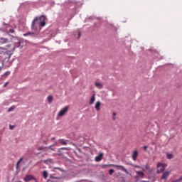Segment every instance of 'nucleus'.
<instances>
[{"mask_svg":"<svg viewBox=\"0 0 182 182\" xmlns=\"http://www.w3.org/2000/svg\"><path fill=\"white\" fill-rule=\"evenodd\" d=\"M0 42H1V43H6V42H8V40L5 39V38H1L0 40Z\"/></svg>","mask_w":182,"mask_h":182,"instance_id":"nucleus-22","label":"nucleus"},{"mask_svg":"<svg viewBox=\"0 0 182 182\" xmlns=\"http://www.w3.org/2000/svg\"><path fill=\"white\" fill-rule=\"evenodd\" d=\"M38 23H40V26H45V25H46V17H45V16H41L39 17V18L36 17L32 22V29H36V25H38Z\"/></svg>","mask_w":182,"mask_h":182,"instance_id":"nucleus-1","label":"nucleus"},{"mask_svg":"<svg viewBox=\"0 0 182 182\" xmlns=\"http://www.w3.org/2000/svg\"><path fill=\"white\" fill-rule=\"evenodd\" d=\"M14 127H15V126H14V125H10L9 126L10 130H14Z\"/></svg>","mask_w":182,"mask_h":182,"instance_id":"nucleus-30","label":"nucleus"},{"mask_svg":"<svg viewBox=\"0 0 182 182\" xmlns=\"http://www.w3.org/2000/svg\"><path fill=\"white\" fill-rule=\"evenodd\" d=\"M78 38H80V32L78 33Z\"/></svg>","mask_w":182,"mask_h":182,"instance_id":"nucleus-40","label":"nucleus"},{"mask_svg":"<svg viewBox=\"0 0 182 182\" xmlns=\"http://www.w3.org/2000/svg\"><path fill=\"white\" fill-rule=\"evenodd\" d=\"M3 66H4V62L0 61V70L1 69H2Z\"/></svg>","mask_w":182,"mask_h":182,"instance_id":"nucleus-28","label":"nucleus"},{"mask_svg":"<svg viewBox=\"0 0 182 182\" xmlns=\"http://www.w3.org/2000/svg\"><path fill=\"white\" fill-rule=\"evenodd\" d=\"M8 85H9V82H6L4 85V87H6V86H8Z\"/></svg>","mask_w":182,"mask_h":182,"instance_id":"nucleus-32","label":"nucleus"},{"mask_svg":"<svg viewBox=\"0 0 182 182\" xmlns=\"http://www.w3.org/2000/svg\"><path fill=\"white\" fill-rule=\"evenodd\" d=\"M96 95H93L92 97H91L90 102H89V104L90 105H93V103H95V100H96Z\"/></svg>","mask_w":182,"mask_h":182,"instance_id":"nucleus-13","label":"nucleus"},{"mask_svg":"<svg viewBox=\"0 0 182 182\" xmlns=\"http://www.w3.org/2000/svg\"><path fill=\"white\" fill-rule=\"evenodd\" d=\"M143 150H144L146 151L147 150V146H143Z\"/></svg>","mask_w":182,"mask_h":182,"instance_id":"nucleus-34","label":"nucleus"},{"mask_svg":"<svg viewBox=\"0 0 182 182\" xmlns=\"http://www.w3.org/2000/svg\"><path fill=\"white\" fill-rule=\"evenodd\" d=\"M112 120H116V117H113Z\"/></svg>","mask_w":182,"mask_h":182,"instance_id":"nucleus-39","label":"nucleus"},{"mask_svg":"<svg viewBox=\"0 0 182 182\" xmlns=\"http://www.w3.org/2000/svg\"><path fill=\"white\" fill-rule=\"evenodd\" d=\"M133 167H135L136 168H140V166H137V165H132Z\"/></svg>","mask_w":182,"mask_h":182,"instance_id":"nucleus-35","label":"nucleus"},{"mask_svg":"<svg viewBox=\"0 0 182 182\" xmlns=\"http://www.w3.org/2000/svg\"><path fill=\"white\" fill-rule=\"evenodd\" d=\"M180 180H182V176H180Z\"/></svg>","mask_w":182,"mask_h":182,"instance_id":"nucleus-42","label":"nucleus"},{"mask_svg":"<svg viewBox=\"0 0 182 182\" xmlns=\"http://www.w3.org/2000/svg\"><path fill=\"white\" fill-rule=\"evenodd\" d=\"M54 139H55V137L51 138V140H54Z\"/></svg>","mask_w":182,"mask_h":182,"instance_id":"nucleus-41","label":"nucleus"},{"mask_svg":"<svg viewBox=\"0 0 182 182\" xmlns=\"http://www.w3.org/2000/svg\"><path fill=\"white\" fill-rule=\"evenodd\" d=\"M14 50H15V47L7 46L6 48L0 47V53L9 55V59H11V55L14 54Z\"/></svg>","mask_w":182,"mask_h":182,"instance_id":"nucleus-2","label":"nucleus"},{"mask_svg":"<svg viewBox=\"0 0 182 182\" xmlns=\"http://www.w3.org/2000/svg\"><path fill=\"white\" fill-rule=\"evenodd\" d=\"M35 178H33V176L32 175H28L24 178L25 182L31 181V180H34Z\"/></svg>","mask_w":182,"mask_h":182,"instance_id":"nucleus-8","label":"nucleus"},{"mask_svg":"<svg viewBox=\"0 0 182 182\" xmlns=\"http://www.w3.org/2000/svg\"><path fill=\"white\" fill-rule=\"evenodd\" d=\"M145 168H146V170H150V166H149V164H146L145 165Z\"/></svg>","mask_w":182,"mask_h":182,"instance_id":"nucleus-27","label":"nucleus"},{"mask_svg":"<svg viewBox=\"0 0 182 182\" xmlns=\"http://www.w3.org/2000/svg\"><path fill=\"white\" fill-rule=\"evenodd\" d=\"M55 144H58V142H55V144H53V145H50L49 146V149H52V147H53V146H55Z\"/></svg>","mask_w":182,"mask_h":182,"instance_id":"nucleus-31","label":"nucleus"},{"mask_svg":"<svg viewBox=\"0 0 182 182\" xmlns=\"http://www.w3.org/2000/svg\"><path fill=\"white\" fill-rule=\"evenodd\" d=\"M53 100V97H52L51 95L48 97V103H52Z\"/></svg>","mask_w":182,"mask_h":182,"instance_id":"nucleus-18","label":"nucleus"},{"mask_svg":"<svg viewBox=\"0 0 182 182\" xmlns=\"http://www.w3.org/2000/svg\"><path fill=\"white\" fill-rule=\"evenodd\" d=\"M17 43L19 46H23V40H18Z\"/></svg>","mask_w":182,"mask_h":182,"instance_id":"nucleus-16","label":"nucleus"},{"mask_svg":"<svg viewBox=\"0 0 182 182\" xmlns=\"http://www.w3.org/2000/svg\"><path fill=\"white\" fill-rule=\"evenodd\" d=\"M170 176V171H165L163 173L162 176H161V180H167V177Z\"/></svg>","mask_w":182,"mask_h":182,"instance_id":"nucleus-7","label":"nucleus"},{"mask_svg":"<svg viewBox=\"0 0 182 182\" xmlns=\"http://www.w3.org/2000/svg\"><path fill=\"white\" fill-rule=\"evenodd\" d=\"M100 105H102V103L100 102V101H97L95 103V109L97 112H99V110H100Z\"/></svg>","mask_w":182,"mask_h":182,"instance_id":"nucleus-11","label":"nucleus"},{"mask_svg":"<svg viewBox=\"0 0 182 182\" xmlns=\"http://www.w3.org/2000/svg\"><path fill=\"white\" fill-rule=\"evenodd\" d=\"M104 167H114L117 168V170H122V171H124V173H126V174H129V171L124 166L122 165H115V164H109V165H104Z\"/></svg>","mask_w":182,"mask_h":182,"instance_id":"nucleus-3","label":"nucleus"},{"mask_svg":"<svg viewBox=\"0 0 182 182\" xmlns=\"http://www.w3.org/2000/svg\"><path fill=\"white\" fill-rule=\"evenodd\" d=\"M137 157H139V152L137 150H134L132 153V160L136 161V160H137Z\"/></svg>","mask_w":182,"mask_h":182,"instance_id":"nucleus-6","label":"nucleus"},{"mask_svg":"<svg viewBox=\"0 0 182 182\" xmlns=\"http://www.w3.org/2000/svg\"><path fill=\"white\" fill-rule=\"evenodd\" d=\"M60 150H69V148H66V147L60 148Z\"/></svg>","mask_w":182,"mask_h":182,"instance_id":"nucleus-33","label":"nucleus"},{"mask_svg":"<svg viewBox=\"0 0 182 182\" xmlns=\"http://www.w3.org/2000/svg\"><path fill=\"white\" fill-rule=\"evenodd\" d=\"M143 171H144V168H142Z\"/></svg>","mask_w":182,"mask_h":182,"instance_id":"nucleus-43","label":"nucleus"},{"mask_svg":"<svg viewBox=\"0 0 182 182\" xmlns=\"http://www.w3.org/2000/svg\"><path fill=\"white\" fill-rule=\"evenodd\" d=\"M95 86H96V87H97L98 89H102V88H103V85H102V83H100V82H95Z\"/></svg>","mask_w":182,"mask_h":182,"instance_id":"nucleus-15","label":"nucleus"},{"mask_svg":"<svg viewBox=\"0 0 182 182\" xmlns=\"http://www.w3.org/2000/svg\"><path fill=\"white\" fill-rule=\"evenodd\" d=\"M55 170H59L60 171H63V169H62L60 167H54L53 168Z\"/></svg>","mask_w":182,"mask_h":182,"instance_id":"nucleus-26","label":"nucleus"},{"mask_svg":"<svg viewBox=\"0 0 182 182\" xmlns=\"http://www.w3.org/2000/svg\"><path fill=\"white\" fill-rule=\"evenodd\" d=\"M135 173H136L138 177L140 178H143V177H144V173L143 171H135Z\"/></svg>","mask_w":182,"mask_h":182,"instance_id":"nucleus-10","label":"nucleus"},{"mask_svg":"<svg viewBox=\"0 0 182 182\" xmlns=\"http://www.w3.org/2000/svg\"><path fill=\"white\" fill-rule=\"evenodd\" d=\"M182 180H180V178L178 179V180H176V181H175L174 182H180V181H181Z\"/></svg>","mask_w":182,"mask_h":182,"instance_id":"nucleus-37","label":"nucleus"},{"mask_svg":"<svg viewBox=\"0 0 182 182\" xmlns=\"http://www.w3.org/2000/svg\"><path fill=\"white\" fill-rule=\"evenodd\" d=\"M11 75V72H9V71H6L5 73H4V76H6V77H7V76H9Z\"/></svg>","mask_w":182,"mask_h":182,"instance_id":"nucleus-24","label":"nucleus"},{"mask_svg":"<svg viewBox=\"0 0 182 182\" xmlns=\"http://www.w3.org/2000/svg\"><path fill=\"white\" fill-rule=\"evenodd\" d=\"M34 33L32 32H28L27 33H24L23 36H33Z\"/></svg>","mask_w":182,"mask_h":182,"instance_id":"nucleus-17","label":"nucleus"},{"mask_svg":"<svg viewBox=\"0 0 182 182\" xmlns=\"http://www.w3.org/2000/svg\"><path fill=\"white\" fill-rule=\"evenodd\" d=\"M158 169H157V173H163V171H164V170H166V166H164V164H158L157 165Z\"/></svg>","mask_w":182,"mask_h":182,"instance_id":"nucleus-5","label":"nucleus"},{"mask_svg":"<svg viewBox=\"0 0 182 182\" xmlns=\"http://www.w3.org/2000/svg\"><path fill=\"white\" fill-rule=\"evenodd\" d=\"M58 143H60V144H63V146H66V144H68V140L59 139Z\"/></svg>","mask_w":182,"mask_h":182,"instance_id":"nucleus-14","label":"nucleus"},{"mask_svg":"<svg viewBox=\"0 0 182 182\" xmlns=\"http://www.w3.org/2000/svg\"><path fill=\"white\" fill-rule=\"evenodd\" d=\"M112 116H113V117H115V116H116V112H113V113H112Z\"/></svg>","mask_w":182,"mask_h":182,"instance_id":"nucleus-38","label":"nucleus"},{"mask_svg":"<svg viewBox=\"0 0 182 182\" xmlns=\"http://www.w3.org/2000/svg\"><path fill=\"white\" fill-rule=\"evenodd\" d=\"M166 156H167V159H168V160H171V159H173V154H167Z\"/></svg>","mask_w":182,"mask_h":182,"instance_id":"nucleus-21","label":"nucleus"},{"mask_svg":"<svg viewBox=\"0 0 182 182\" xmlns=\"http://www.w3.org/2000/svg\"><path fill=\"white\" fill-rule=\"evenodd\" d=\"M69 110V107H65L64 108H63L58 114V117H62L63 116H65V114H66V113H68V111Z\"/></svg>","mask_w":182,"mask_h":182,"instance_id":"nucleus-4","label":"nucleus"},{"mask_svg":"<svg viewBox=\"0 0 182 182\" xmlns=\"http://www.w3.org/2000/svg\"><path fill=\"white\" fill-rule=\"evenodd\" d=\"M114 173V169H109V174L110 175V176H112V174H113Z\"/></svg>","mask_w":182,"mask_h":182,"instance_id":"nucleus-23","label":"nucleus"},{"mask_svg":"<svg viewBox=\"0 0 182 182\" xmlns=\"http://www.w3.org/2000/svg\"><path fill=\"white\" fill-rule=\"evenodd\" d=\"M44 163H46V164H48V163H53V160L51 159H48L44 161Z\"/></svg>","mask_w":182,"mask_h":182,"instance_id":"nucleus-20","label":"nucleus"},{"mask_svg":"<svg viewBox=\"0 0 182 182\" xmlns=\"http://www.w3.org/2000/svg\"><path fill=\"white\" fill-rule=\"evenodd\" d=\"M21 161H23V157L20 158L19 160L16 162V170L19 168V164H21Z\"/></svg>","mask_w":182,"mask_h":182,"instance_id":"nucleus-12","label":"nucleus"},{"mask_svg":"<svg viewBox=\"0 0 182 182\" xmlns=\"http://www.w3.org/2000/svg\"><path fill=\"white\" fill-rule=\"evenodd\" d=\"M43 177H44V178H46V179L48 178V171H43Z\"/></svg>","mask_w":182,"mask_h":182,"instance_id":"nucleus-19","label":"nucleus"},{"mask_svg":"<svg viewBox=\"0 0 182 182\" xmlns=\"http://www.w3.org/2000/svg\"><path fill=\"white\" fill-rule=\"evenodd\" d=\"M9 32L10 33H14L15 32V30L14 28H10Z\"/></svg>","mask_w":182,"mask_h":182,"instance_id":"nucleus-29","label":"nucleus"},{"mask_svg":"<svg viewBox=\"0 0 182 182\" xmlns=\"http://www.w3.org/2000/svg\"><path fill=\"white\" fill-rule=\"evenodd\" d=\"M103 157V153H100L98 156H95V161H102V158Z\"/></svg>","mask_w":182,"mask_h":182,"instance_id":"nucleus-9","label":"nucleus"},{"mask_svg":"<svg viewBox=\"0 0 182 182\" xmlns=\"http://www.w3.org/2000/svg\"><path fill=\"white\" fill-rule=\"evenodd\" d=\"M15 109V106L11 107L9 109L8 112H12Z\"/></svg>","mask_w":182,"mask_h":182,"instance_id":"nucleus-25","label":"nucleus"},{"mask_svg":"<svg viewBox=\"0 0 182 182\" xmlns=\"http://www.w3.org/2000/svg\"><path fill=\"white\" fill-rule=\"evenodd\" d=\"M43 149H44L43 146H40V147L38 148V150H40V151H41V150H43Z\"/></svg>","mask_w":182,"mask_h":182,"instance_id":"nucleus-36","label":"nucleus"}]
</instances>
